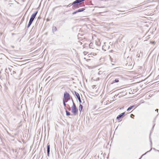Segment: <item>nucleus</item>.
Listing matches in <instances>:
<instances>
[{"instance_id": "obj_24", "label": "nucleus", "mask_w": 159, "mask_h": 159, "mask_svg": "<svg viewBox=\"0 0 159 159\" xmlns=\"http://www.w3.org/2000/svg\"><path fill=\"white\" fill-rule=\"evenodd\" d=\"M64 109L65 110V111L66 110H67V107H66H66H64Z\"/></svg>"}, {"instance_id": "obj_26", "label": "nucleus", "mask_w": 159, "mask_h": 159, "mask_svg": "<svg viewBox=\"0 0 159 159\" xmlns=\"http://www.w3.org/2000/svg\"><path fill=\"white\" fill-rule=\"evenodd\" d=\"M63 104L64 107H66V103H63Z\"/></svg>"}, {"instance_id": "obj_4", "label": "nucleus", "mask_w": 159, "mask_h": 159, "mask_svg": "<svg viewBox=\"0 0 159 159\" xmlns=\"http://www.w3.org/2000/svg\"><path fill=\"white\" fill-rule=\"evenodd\" d=\"M151 133H150V135H149L150 141V146L151 147V149L149 151H148L147 152H146L145 153H144V154H143L141 156V157L139 158V159H141L142 158V157H143V156L144 155L146 154H147V153H148V152H150L152 150V140L151 139V138H150V136H151Z\"/></svg>"}, {"instance_id": "obj_14", "label": "nucleus", "mask_w": 159, "mask_h": 159, "mask_svg": "<svg viewBox=\"0 0 159 159\" xmlns=\"http://www.w3.org/2000/svg\"><path fill=\"white\" fill-rule=\"evenodd\" d=\"M93 43L91 42L89 44V47L90 48H94L93 46Z\"/></svg>"}, {"instance_id": "obj_17", "label": "nucleus", "mask_w": 159, "mask_h": 159, "mask_svg": "<svg viewBox=\"0 0 159 159\" xmlns=\"http://www.w3.org/2000/svg\"><path fill=\"white\" fill-rule=\"evenodd\" d=\"M32 23V22L29 21V23L27 26V28H29L30 26Z\"/></svg>"}, {"instance_id": "obj_12", "label": "nucleus", "mask_w": 159, "mask_h": 159, "mask_svg": "<svg viewBox=\"0 0 159 159\" xmlns=\"http://www.w3.org/2000/svg\"><path fill=\"white\" fill-rule=\"evenodd\" d=\"M135 106L133 105L131 106H130L127 109V111H129L132 109Z\"/></svg>"}, {"instance_id": "obj_6", "label": "nucleus", "mask_w": 159, "mask_h": 159, "mask_svg": "<svg viewBox=\"0 0 159 159\" xmlns=\"http://www.w3.org/2000/svg\"><path fill=\"white\" fill-rule=\"evenodd\" d=\"M74 94L76 96L78 100L79 103H81L82 102V101H81L80 98V96L79 93H78L77 92H76L75 91H74Z\"/></svg>"}, {"instance_id": "obj_11", "label": "nucleus", "mask_w": 159, "mask_h": 159, "mask_svg": "<svg viewBox=\"0 0 159 159\" xmlns=\"http://www.w3.org/2000/svg\"><path fill=\"white\" fill-rule=\"evenodd\" d=\"M83 107V106L81 104H80L79 106V111L80 112V113L81 112L82 110Z\"/></svg>"}, {"instance_id": "obj_37", "label": "nucleus", "mask_w": 159, "mask_h": 159, "mask_svg": "<svg viewBox=\"0 0 159 159\" xmlns=\"http://www.w3.org/2000/svg\"><path fill=\"white\" fill-rule=\"evenodd\" d=\"M7 70V69H5V72H6V70Z\"/></svg>"}, {"instance_id": "obj_15", "label": "nucleus", "mask_w": 159, "mask_h": 159, "mask_svg": "<svg viewBox=\"0 0 159 159\" xmlns=\"http://www.w3.org/2000/svg\"><path fill=\"white\" fill-rule=\"evenodd\" d=\"M66 115L67 116H69L71 115L70 112L67 110H66Z\"/></svg>"}, {"instance_id": "obj_23", "label": "nucleus", "mask_w": 159, "mask_h": 159, "mask_svg": "<svg viewBox=\"0 0 159 159\" xmlns=\"http://www.w3.org/2000/svg\"><path fill=\"white\" fill-rule=\"evenodd\" d=\"M155 123H154V124L153 125V126H152V130H153V128H154V126H155Z\"/></svg>"}, {"instance_id": "obj_29", "label": "nucleus", "mask_w": 159, "mask_h": 159, "mask_svg": "<svg viewBox=\"0 0 159 159\" xmlns=\"http://www.w3.org/2000/svg\"><path fill=\"white\" fill-rule=\"evenodd\" d=\"M99 8H105V7H98Z\"/></svg>"}, {"instance_id": "obj_41", "label": "nucleus", "mask_w": 159, "mask_h": 159, "mask_svg": "<svg viewBox=\"0 0 159 159\" xmlns=\"http://www.w3.org/2000/svg\"><path fill=\"white\" fill-rule=\"evenodd\" d=\"M54 9H55V8H53V11H54Z\"/></svg>"}, {"instance_id": "obj_35", "label": "nucleus", "mask_w": 159, "mask_h": 159, "mask_svg": "<svg viewBox=\"0 0 159 159\" xmlns=\"http://www.w3.org/2000/svg\"><path fill=\"white\" fill-rule=\"evenodd\" d=\"M90 60V59H87L86 60V61H89V60Z\"/></svg>"}, {"instance_id": "obj_38", "label": "nucleus", "mask_w": 159, "mask_h": 159, "mask_svg": "<svg viewBox=\"0 0 159 159\" xmlns=\"http://www.w3.org/2000/svg\"><path fill=\"white\" fill-rule=\"evenodd\" d=\"M157 151L159 152V150H157Z\"/></svg>"}, {"instance_id": "obj_10", "label": "nucleus", "mask_w": 159, "mask_h": 159, "mask_svg": "<svg viewBox=\"0 0 159 159\" xmlns=\"http://www.w3.org/2000/svg\"><path fill=\"white\" fill-rule=\"evenodd\" d=\"M119 82V79H118V78L114 80H113L112 81V83H111V84H113L115 83H118Z\"/></svg>"}, {"instance_id": "obj_40", "label": "nucleus", "mask_w": 159, "mask_h": 159, "mask_svg": "<svg viewBox=\"0 0 159 159\" xmlns=\"http://www.w3.org/2000/svg\"><path fill=\"white\" fill-rule=\"evenodd\" d=\"M158 116V114L157 115V116L156 117H157Z\"/></svg>"}, {"instance_id": "obj_8", "label": "nucleus", "mask_w": 159, "mask_h": 159, "mask_svg": "<svg viewBox=\"0 0 159 159\" xmlns=\"http://www.w3.org/2000/svg\"><path fill=\"white\" fill-rule=\"evenodd\" d=\"M47 155L48 156H49L50 154V144L48 143L47 144Z\"/></svg>"}, {"instance_id": "obj_34", "label": "nucleus", "mask_w": 159, "mask_h": 159, "mask_svg": "<svg viewBox=\"0 0 159 159\" xmlns=\"http://www.w3.org/2000/svg\"><path fill=\"white\" fill-rule=\"evenodd\" d=\"M156 117H155V119H154V120H153V122H155V119H156Z\"/></svg>"}, {"instance_id": "obj_32", "label": "nucleus", "mask_w": 159, "mask_h": 159, "mask_svg": "<svg viewBox=\"0 0 159 159\" xmlns=\"http://www.w3.org/2000/svg\"><path fill=\"white\" fill-rule=\"evenodd\" d=\"M110 60L111 61H112V58H111V57L110 56Z\"/></svg>"}, {"instance_id": "obj_19", "label": "nucleus", "mask_w": 159, "mask_h": 159, "mask_svg": "<svg viewBox=\"0 0 159 159\" xmlns=\"http://www.w3.org/2000/svg\"><path fill=\"white\" fill-rule=\"evenodd\" d=\"M71 3L69 4L68 5H66L65 6L66 7H70L72 5H71Z\"/></svg>"}, {"instance_id": "obj_3", "label": "nucleus", "mask_w": 159, "mask_h": 159, "mask_svg": "<svg viewBox=\"0 0 159 159\" xmlns=\"http://www.w3.org/2000/svg\"><path fill=\"white\" fill-rule=\"evenodd\" d=\"M125 112H123L118 115L116 117V119L118 120L119 122L122 120V119L123 118L125 115Z\"/></svg>"}, {"instance_id": "obj_33", "label": "nucleus", "mask_w": 159, "mask_h": 159, "mask_svg": "<svg viewBox=\"0 0 159 159\" xmlns=\"http://www.w3.org/2000/svg\"><path fill=\"white\" fill-rule=\"evenodd\" d=\"M67 109L69 111H70L71 109L70 108H67Z\"/></svg>"}, {"instance_id": "obj_22", "label": "nucleus", "mask_w": 159, "mask_h": 159, "mask_svg": "<svg viewBox=\"0 0 159 159\" xmlns=\"http://www.w3.org/2000/svg\"><path fill=\"white\" fill-rule=\"evenodd\" d=\"M151 43L153 44H154L155 43V42L154 41H151Z\"/></svg>"}, {"instance_id": "obj_27", "label": "nucleus", "mask_w": 159, "mask_h": 159, "mask_svg": "<svg viewBox=\"0 0 159 159\" xmlns=\"http://www.w3.org/2000/svg\"><path fill=\"white\" fill-rule=\"evenodd\" d=\"M16 71H13V74H16Z\"/></svg>"}, {"instance_id": "obj_5", "label": "nucleus", "mask_w": 159, "mask_h": 159, "mask_svg": "<svg viewBox=\"0 0 159 159\" xmlns=\"http://www.w3.org/2000/svg\"><path fill=\"white\" fill-rule=\"evenodd\" d=\"M71 97L70 96L69 94L66 92H65L64 93V98L69 101L70 100Z\"/></svg>"}, {"instance_id": "obj_18", "label": "nucleus", "mask_w": 159, "mask_h": 159, "mask_svg": "<svg viewBox=\"0 0 159 159\" xmlns=\"http://www.w3.org/2000/svg\"><path fill=\"white\" fill-rule=\"evenodd\" d=\"M34 19L33 18H30V19L29 20V21L31 22H33V21H34Z\"/></svg>"}, {"instance_id": "obj_36", "label": "nucleus", "mask_w": 159, "mask_h": 159, "mask_svg": "<svg viewBox=\"0 0 159 159\" xmlns=\"http://www.w3.org/2000/svg\"><path fill=\"white\" fill-rule=\"evenodd\" d=\"M67 106L68 107H70V106H69V105L67 104Z\"/></svg>"}, {"instance_id": "obj_39", "label": "nucleus", "mask_w": 159, "mask_h": 159, "mask_svg": "<svg viewBox=\"0 0 159 159\" xmlns=\"http://www.w3.org/2000/svg\"><path fill=\"white\" fill-rule=\"evenodd\" d=\"M124 14H124L122 13V14H121V15H123V14Z\"/></svg>"}, {"instance_id": "obj_9", "label": "nucleus", "mask_w": 159, "mask_h": 159, "mask_svg": "<svg viewBox=\"0 0 159 159\" xmlns=\"http://www.w3.org/2000/svg\"><path fill=\"white\" fill-rule=\"evenodd\" d=\"M38 12V11H36L35 12H34V13H33L31 15L30 17L34 19Z\"/></svg>"}, {"instance_id": "obj_16", "label": "nucleus", "mask_w": 159, "mask_h": 159, "mask_svg": "<svg viewBox=\"0 0 159 159\" xmlns=\"http://www.w3.org/2000/svg\"><path fill=\"white\" fill-rule=\"evenodd\" d=\"M68 101H68L67 100H66V99L63 98V103H66Z\"/></svg>"}, {"instance_id": "obj_25", "label": "nucleus", "mask_w": 159, "mask_h": 159, "mask_svg": "<svg viewBox=\"0 0 159 159\" xmlns=\"http://www.w3.org/2000/svg\"><path fill=\"white\" fill-rule=\"evenodd\" d=\"M24 18L23 17L22 18V19H21V22H23V20H24Z\"/></svg>"}, {"instance_id": "obj_30", "label": "nucleus", "mask_w": 159, "mask_h": 159, "mask_svg": "<svg viewBox=\"0 0 159 159\" xmlns=\"http://www.w3.org/2000/svg\"><path fill=\"white\" fill-rule=\"evenodd\" d=\"M118 11L120 12H124L125 11Z\"/></svg>"}, {"instance_id": "obj_2", "label": "nucleus", "mask_w": 159, "mask_h": 159, "mask_svg": "<svg viewBox=\"0 0 159 159\" xmlns=\"http://www.w3.org/2000/svg\"><path fill=\"white\" fill-rule=\"evenodd\" d=\"M71 112L74 115H76L78 112V109L76 107L75 104H74L71 107Z\"/></svg>"}, {"instance_id": "obj_13", "label": "nucleus", "mask_w": 159, "mask_h": 159, "mask_svg": "<svg viewBox=\"0 0 159 159\" xmlns=\"http://www.w3.org/2000/svg\"><path fill=\"white\" fill-rule=\"evenodd\" d=\"M57 30V28L56 26H53L52 28V31L53 33L56 32Z\"/></svg>"}, {"instance_id": "obj_7", "label": "nucleus", "mask_w": 159, "mask_h": 159, "mask_svg": "<svg viewBox=\"0 0 159 159\" xmlns=\"http://www.w3.org/2000/svg\"><path fill=\"white\" fill-rule=\"evenodd\" d=\"M85 8H82L79 9L78 10H77L76 11L73 12L72 14V15H75L77 13L83 11L85 10Z\"/></svg>"}, {"instance_id": "obj_20", "label": "nucleus", "mask_w": 159, "mask_h": 159, "mask_svg": "<svg viewBox=\"0 0 159 159\" xmlns=\"http://www.w3.org/2000/svg\"><path fill=\"white\" fill-rule=\"evenodd\" d=\"M71 100L72 102V104H73V105L74 104H75V103L74 102V101H73V99H72V98L71 97Z\"/></svg>"}, {"instance_id": "obj_28", "label": "nucleus", "mask_w": 159, "mask_h": 159, "mask_svg": "<svg viewBox=\"0 0 159 159\" xmlns=\"http://www.w3.org/2000/svg\"><path fill=\"white\" fill-rule=\"evenodd\" d=\"M152 148V149H153L154 150H155V151H157V150L155 148Z\"/></svg>"}, {"instance_id": "obj_1", "label": "nucleus", "mask_w": 159, "mask_h": 159, "mask_svg": "<svg viewBox=\"0 0 159 159\" xmlns=\"http://www.w3.org/2000/svg\"><path fill=\"white\" fill-rule=\"evenodd\" d=\"M85 0H76L71 3V5L72 6V8L73 9L78 8L82 7L81 4L83 3L84 6V1Z\"/></svg>"}, {"instance_id": "obj_21", "label": "nucleus", "mask_w": 159, "mask_h": 159, "mask_svg": "<svg viewBox=\"0 0 159 159\" xmlns=\"http://www.w3.org/2000/svg\"><path fill=\"white\" fill-rule=\"evenodd\" d=\"M134 116V115L133 114H131L130 116V117L131 118H133V117Z\"/></svg>"}, {"instance_id": "obj_31", "label": "nucleus", "mask_w": 159, "mask_h": 159, "mask_svg": "<svg viewBox=\"0 0 159 159\" xmlns=\"http://www.w3.org/2000/svg\"><path fill=\"white\" fill-rule=\"evenodd\" d=\"M158 109H157L155 110V111H157V112H158Z\"/></svg>"}]
</instances>
